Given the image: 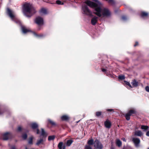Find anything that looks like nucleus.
I'll use <instances>...</instances> for the list:
<instances>
[{"label": "nucleus", "mask_w": 149, "mask_h": 149, "mask_svg": "<svg viewBox=\"0 0 149 149\" xmlns=\"http://www.w3.org/2000/svg\"><path fill=\"white\" fill-rule=\"evenodd\" d=\"M48 121L52 125H56V124L55 122L51 120H49Z\"/></svg>", "instance_id": "obj_29"}, {"label": "nucleus", "mask_w": 149, "mask_h": 149, "mask_svg": "<svg viewBox=\"0 0 149 149\" xmlns=\"http://www.w3.org/2000/svg\"><path fill=\"white\" fill-rule=\"evenodd\" d=\"M21 28L22 32L24 33H26L30 31L29 29H27L25 26H22Z\"/></svg>", "instance_id": "obj_13"}, {"label": "nucleus", "mask_w": 149, "mask_h": 149, "mask_svg": "<svg viewBox=\"0 0 149 149\" xmlns=\"http://www.w3.org/2000/svg\"><path fill=\"white\" fill-rule=\"evenodd\" d=\"M106 110L108 111H113V110L112 109H107Z\"/></svg>", "instance_id": "obj_40"}, {"label": "nucleus", "mask_w": 149, "mask_h": 149, "mask_svg": "<svg viewBox=\"0 0 149 149\" xmlns=\"http://www.w3.org/2000/svg\"><path fill=\"white\" fill-rule=\"evenodd\" d=\"M69 118L66 115L63 116L61 117V119L63 120H66Z\"/></svg>", "instance_id": "obj_20"}, {"label": "nucleus", "mask_w": 149, "mask_h": 149, "mask_svg": "<svg viewBox=\"0 0 149 149\" xmlns=\"http://www.w3.org/2000/svg\"><path fill=\"white\" fill-rule=\"evenodd\" d=\"M93 139H91L89 140L88 142V143L89 145H92L93 144Z\"/></svg>", "instance_id": "obj_26"}, {"label": "nucleus", "mask_w": 149, "mask_h": 149, "mask_svg": "<svg viewBox=\"0 0 149 149\" xmlns=\"http://www.w3.org/2000/svg\"><path fill=\"white\" fill-rule=\"evenodd\" d=\"M93 1H95L96 3L89 0L85 1V3L89 7L95 8V14L99 17L102 15L103 16H108L110 15V12L107 9H101L100 7L101 4L98 0H93Z\"/></svg>", "instance_id": "obj_1"}, {"label": "nucleus", "mask_w": 149, "mask_h": 149, "mask_svg": "<svg viewBox=\"0 0 149 149\" xmlns=\"http://www.w3.org/2000/svg\"><path fill=\"white\" fill-rule=\"evenodd\" d=\"M104 125L106 128H109L111 127V123L109 120H107L104 122Z\"/></svg>", "instance_id": "obj_10"}, {"label": "nucleus", "mask_w": 149, "mask_h": 149, "mask_svg": "<svg viewBox=\"0 0 149 149\" xmlns=\"http://www.w3.org/2000/svg\"><path fill=\"white\" fill-rule=\"evenodd\" d=\"M148 13L143 12L141 13V17H145L147 16L148 15Z\"/></svg>", "instance_id": "obj_21"}, {"label": "nucleus", "mask_w": 149, "mask_h": 149, "mask_svg": "<svg viewBox=\"0 0 149 149\" xmlns=\"http://www.w3.org/2000/svg\"><path fill=\"white\" fill-rule=\"evenodd\" d=\"M72 142V140H68L66 143L67 145L68 146H70Z\"/></svg>", "instance_id": "obj_22"}, {"label": "nucleus", "mask_w": 149, "mask_h": 149, "mask_svg": "<svg viewBox=\"0 0 149 149\" xmlns=\"http://www.w3.org/2000/svg\"><path fill=\"white\" fill-rule=\"evenodd\" d=\"M11 149H16L14 146H13L11 147Z\"/></svg>", "instance_id": "obj_47"}, {"label": "nucleus", "mask_w": 149, "mask_h": 149, "mask_svg": "<svg viewBox=\"0 0 149 149\" xmlns=\"http://www.w3.org/2000/svg\"><path fill=\"white\" fill-rule=\"evenodd\" d=\"M85 149H92L90 145H86L85 147Z\"/></svg>", "instance_id": "obj_30"}, {"label": "nucleus", "mask_w": 149, "mask_h": 149, "mask_svg": "<svg viewBox=\"0 0 149 149\" xmlns=\"http://www.w3.org/2000/svg\"><path fill=\"white\" fill-rule=\"evenodd\" d=\"M37 134H39L40 133L39 132V130L38 129H37Z\"/></svg>", "instance_id": "obj_43"}, {"label": "nucleus", "mask_w": 149, "mask_h": 149, "mask_svg": "<svg viewBox=\"0 0 149 149\" xmlns=\"http://www.w3.org/2000/svg\"><path fill=\"white\" fill-rule=\"evenodd\" d=\"M116 145L118 147L122 145V142L119 139H117L116 141Z\"/></svg>", "instance_id": "obj_18"}, {"label": "nucleus", "mask_w": 149, "mask_h": 149, "mask_svg": "<svg viewBox=\"0 0 149 149\" xmlns=\"http://www.w3.org/2000/svg\"><path fill=\"white\" fill-rule=\"evenodd\" d=\"M21 130H22V127H21L19 126L18 127V128H17V130L18 131H20Z\"/></svg>", "instance_id": "obj_39"}, {"label": "nucleus", "mask_w": 149, "mask_h": 149, "mask_svg": "<svg viewBox=\"0 0 149 149\" xmlns=\"http://www.w3.org/2000/svg\"><path fill=\"white\" fill-rule=\"evenodd\" d=\"M2 114V113L1 112V111L0 110V114Z\"/></svg>", "instance_id": "obj_49"}, {"label": "nucleus", "mask_w": 149, "mask_h": 149, "mask_svg": "<svg viewBox=\"0 0 149 149\" xmlns=\"http://www.w3.org/2000/svg\"><path fill=\"white\" fill-rule=\"evenodd\" d=\"M34 34L35 36H37V37H42L43 35L42 34H40V35H37V34H36V33H33Z\"/></svg>", "instance_id": "obj_33"}, {"label": "nucleus", "mask_w": 149, "mask_h": 149, "mask_svg": "<svg viewBox=\"0 0 149 149\" xmlns=\"http://www.w3.org/2000/svg\"><path fill=\"white\" fill-rule=\"evenodd\" d=\"M7 14L11 19L17 24L21 25L20 21L16 17L14 12L9 8H7Z\"/></svg>", "instance_id": "obj_3"}, {"label": "nucleus", "mask_w": 149, "mask_h": 149, "mask_svg": "<svg viewBox=\"0 0 149 149\" xmlns=\"http://www.w3.org/2000/svg\"><path fill=\"white\" fill-rule=\"evenodd\" d=\"M41 136H42L44 137H46L47 136V134L45 132L43 129L42 128L41 129Z\"/></svg>", "instance_id": "obj_16"}, {"label": "nucleus", "mask_w": 149, "mask_h": 149, "mask_svg": "<svg viewBox=\"0 0 149 149\" xmlns=\"http://www.w3.org/2000/svg\"><path fill=\"white\" fill-rule=\"evenodd\" d=\"M63 145V143L62 142H60L58 145V147L59 149H62V146Z\"/></svg>", "instance_id": "obj_24"}, {"label": "nucleus", "mask_w": 149, "mask_h": 149, "mask_svg": "<svg viewBox=\"0 0 149 149\" xmlns=\"http://www.w3.org/2000/svg\"><path fill=\"white\" fill-rule=\"evenodd\" d=\"M65 146H63V149H65Z\"/></svg>", "instance_id": "obj_48"}, {"label": "nucleus", "mask_w": 149, "mask_h": 149, "mask_svg": "<svg viewBox=\"0 0 149 149\" xmlns=\"http://www.w3.org/2000/svg\"><path fill=\"white\" fill-rule=\"evenodd\" d=\"M43 141V139H40L38 141L37 143H36V144L37 145H39L40 144L42 143Z\"/></svg>", "instance_id": "obj_25"}, {"label": "nucleus", "mask_w": 149, "mask_h": 149, "mask_svg": "<svg viewBox=\"0 0 149 149\" xmlns=\"http://www.w3.org/2000/svg\"><path fill=\"white\" fill-rule=\"evenodd\" d=\"M118 78L122 80H123L125 79V77L123 75H119L118 76Z\"/></svg>", "instance_id": "obj_28"}, {"label": "nucleus", "mask_w": 149, "mask_h": 149, "mask_svg": "<svg viewBox=\"0 0 149 149\" xmlns=\"http://www.w3.org/2000/svg\"><path fill=\"white\" fill-rule=\"evenodd\" d=\"M31 126L32 128L34 129L38 127V125L37 123H32L31 124Z\"/></svg>", "instance_id": "obj_17"}, {"label": "nucleus", "mask_w": 149, "mask_h": 149, "mask_svg": "<svg viewBox=\"0 0 149 149\" xmlns=\"http://www.w3.org/2000/svg\"><path fill=\"white\" fill-rule=\"evenodd\" d=\"M106 71V70L105 69H102V71L103 72H105Z\"/></svg>", "instance_id": "obj_46"}, {"label": "nucleus", "mask_w": 149, "mask_h": 149, "mask_svg": "<svg viewBox=\"0 0 149 149\" xmlns=\"http://www.w3.org/2000/svg\"><path fill=\"white\" fill-rule=\"evenodd\" d=\"M97 21V17H95L93 18L91 21V24L93 25H95V24Z\"/></svg>", "instance_id": "obj_11"}, {"label": "nucleus", "mask_w": 149, "mask_h": 149, "mask_svg": "<svg viewBox=\"0 0 149 149\" xmlns=\"http://www.w3.org/2000/svg\"><path fill=\"white\" fill-rule=\"evenodd\" d=\"M56 4L58 5H63L64 4L63 2H62L61 1L59 0L56 1Z\"/></svg>", "instance_id": "obj_27"}, {"label": "nucleus", "mask_w": 149, "mask_h": 149, "mask_svg": "<svg viewBox=\"0 0 149 149\" xmlns=\"http://www.w3.org/2000/svg\"><path fill=\"white\" fill-rule=\"evenodd\" d=\"M124 81L125 82V84L127 85H128V86H129L131 88H132V87L131 86V85H130V83L128 82H127V81Z\"/></svg>", "instance_id": "obj_35"}, {"label": "nucleus", "mask_w": 149, "mask_h": 149, "mask_svg": "<svg viewBox=\"0 0 149 149\" xmlns=\"http://www.w3.org/2000/svg\"><path fill=\"white\" fill-rule=\"evenodd\" d=\"M131 84L133 87H136L138 86V82L135 80H133Z\"/></svg>", "instance_id": "obj_14"}, {"label": "nucleus", "mask_w": 149, "mask_h": 149, "mask_svg": "<svg viewBox=\"0 0 149 149\" xmlns=\"http://www.w3.org/2000/svg\"><path fill=\"white\" fill-rule=\"evenodd\" d=\"M32 143V138H31L30 140L29 141V143L30 144H31Z\"/></svg>", "instance_id": "obj_37"}, {"label": "nucleus", "mask_w": 149, "mask_h": 149, "mask_svg": "<svg viewBox=\"0 0 149 149\" xmlns=\"http://www.w3.org/2000/svg\"><path fill=\"white\" fill-rule=\"evenodd\" d=\"M122 19L123 20H126L127 19V17H126V16H124L122 17Z\"/></svg>", "instance_id": "obj_38"}, {"label": "nucleus", "mask_w": 149, "mask_h": 149, "mask_svg": "<svg viewBox=\"0 0 149 149\" xmlns=\"http://www.w3.org/2000/svg\"><path fill=\"white\" fill-rule=\"evenodd\" d=\"M146 135L147 136H149V131L147 132L146 134Z\"/></svg>", "instance_id": "obj_45"}, {"label": "nucleus", "mask_w": 149, "mask_h": 149, "mask_svg": "<svg viewBox=\"0 0 149 149\" xmlns=\"http://www.w3.org/2000/svg\"><path fill=\"white\" fill-rule=\"evenodd\" d=\"M123 149H133L131 147H126L125 149L123 148Z\"/></svg>", "instance_id": "obj_41"}, {"label": "nucleus", "mask_w": 149, "mask_h": 149, "mask_svg": "<svg viewBox=\"0 0 149 149\" xmlns=\"http://www.w3.org/2000/svg\"><path fill=\"white\" fill-rule=\"evenodd\" d=\"M145 89L147 92H149V87L148 86H146Z\"/></svg>", "instance_id": "obj_36"}, {"label": "nucleus", "mask_w": 149, "mask_h": 149, "mask_svg": "<svg viewBox=\"0 0 149 149\" xmlns=\"http://www.w3.org/2000/svg\"><path fill=\"white\" fill-rule=\"evenodd\" d=\"M143 134L142 132L140 130L136 131L134 132V135L135 136H141Z\"/></svg>", "instance_id": "obj_12"}, {"label": "nucleus", "mask_w": 149, "mask_h": 149, "mask_svg": "<svg viewBox=\"0 0 149 149\" xmlns=\"http://www.w3.org/2000/svg\"><path fill=\"white\" fill-rule=\"evenodd\" d=\"M141 129L144 131H146L148 129V127L146 126L142 125L141 126Z\"/></svg>", "instance_id": "obj_19"}, {"label": "nucleus", "mask_w": 149, "mask_h": 149, "mask_svg": "<svg viewBox=\"0 0 149 149\" xmlns=\"http://www.w3.org/2000/svg\"><path fill=\"white\" fill-rule=\"evenodd\" d=\"M40 13L41 14H47V12L46 9L42 8L40 10Z\"/></svg>", "instance_id": "obj_15"}, {"label": "nucleus", "mask_w": 149, "mask_h": 149, "mask_svg": "<svg viewBox=\"0 0 149 149\" xmlns=\"http://www.w3.org/2000/svg\"><path fill=\"white\" fill-rule=\"evenodd\" d=\"M136 111L134 110H131L125 115V117L127 120H128L130 119V117L132 114L135 113Z\"/></svg>", "instance_id": "obj_7"}, {"label": "nucleus", "mask_w": 149, "mask_h": 149, "mask_svg": "<svg viewBox=\"0 0 149 149\" xmlns=\"http://www.w3.org/2000/svg\"><path fill=\"white\" fill-rule=\"evenodd\" d=\"M55 138V136L54 135L49 136L48 137V140L49 141L53 140Z\"/></svg>", "instance_id": "obj_23"}, {"label": "nucleus", "mask_w": 149, "mask_h": 149, "mask_svg": "<svg viewBox=\"0 0 149 149\" xmlns=\"http://www.w3.org/2000/svg\"><path fill=\"white\" fill-rule=\"evenodd\" d=\"M82 10L84 14L88 15H91V13L89 10L87 6L86 5L84 4L83 5Z\"/></svg>", "instance_id": "obj_4"}, {"label": "nucleus", "mask_w": 149, "mask_h": 149, "mask_svg": "<svg viewBox=\"0 0 149 149\" xmlns=\"http://www.w3.org/2000/svg\"><path fill=\"white\" fill-rule=\"evenodd\" d=\"M11 134L9 132H7L3 135V139L4 140H8L11 136Z\"/></svg>", "instance_id": "obj_9"}, {"label": "nucleus", "mask_w": 149, "mask_h": 149, "mask_svg": "<svg viewBox=\"0 0 149 149\" xmlns=\"http://www.w3.org/2000/svg\"><path fill=\"white\" fill-rule=\"evenodd\" d=\"M106 1H108V3L111 4H113L114 3V1L113 0H105Z\"/></svg>", "instance_id": "obj_32"}, {"label": "nucleus", "mask_w": 149, "mask_h": 149, "mask_svg": "<svg viewBox=\"0 0 149 149\" xmlns=\"http://www.w3.org/2000/svg\"><path fill=\"white\" fill-rule=\"evenodd\" d=\"M35 22L39 25H42L43 23V19L42 18L38 17L36 19Z\"/></svg>", "instance_id": "obj_8"}, {"label": "nucleus", "mask_w": 149, "mask_h": 149, "mask_svg": "<svg viewBox=\"0 0 149 149\" xmlns=\"http://www.w3.org/2000/svg\"><path fill=\"white\" fill-rule=\"evenodd\" d=\"M148 149H149V148H148Z\"/></svg>", "instance_id": "obj_50"}, {"label": "nucleus", "mask_w": 149, "mask_h": 149, "mask_svg": "<svg viewBox=\"0 0 149 149\" xmlns=\"http://www.w3.org/2000/svg\"><path fill=\"white\" fill-rule=\"evenodd\" d=\"M22 10L24 14L27 17H31L36 12L32 5L28 3H26L23 5Z\"/></svg>", "instance_id": "obj_2"}, {"label": "nucleus", "mask_w": 149, "mask_h": 149, "mask_svg": "<svg viewBox=\"0 0 149 149\" xmlns=\"http://www.w3.org/2000/svg\"><path fill=\"white\" fill-rule=\"evenodd\" d=\"M138 43L137 42H136L135 44L134 45V46H135V47L136 46H137V45H138Z\"/></svg>", "instance_id": "obj_42"}, {"label": "nucleus", "mask_w": 149, "mask_h": 149, "mask_svg": "<svg viewBox=\"0 0 149 149\" xmlns=\"http://www.w3.org/2000/svg\"><path fill=\"white\" fill-rule=\"evenodd\" d=\"M22 137L24 139H26L27 137V135L26 134H25L22 136Z\"/></svg>", "instance_id": "obj_34"}, {"label": "nucleus", "mask_w": 149, "mask_h": 149, "mask_svg": "<svg viewBox=\"0 0 149 149\" xmlns=\"http://www.w3.org/2000/svg\"><path fill=\"white\" fill-rule=\"evenodd\" d=\"M94 147L96 148L101 149L103 147L102 145L97 140L95 141L94 143Z\"/></svg>", "instance_id": "obj_6"}, {"label": "nucleus", "mask_w": 149, "mask_h": 149, "mask_svg": "<svg viewBox=\"0 0 149 149\" xmlns=\"http://www.w3.org/2000/svg\"><path fill=\"white\" fill-rule=\"evenodd\" d=\"M132 141L136 147L138 148L140 146V140L139 139L133 137L132 138Z\"/></svg>", "instance_id": "obj_5"}, {"label": "nucleus", "mask_w": 149, "mask_h": 149, "mask_svg": "<svg viewBox=\"0 0 149 149\" xmlns=\"http://www.w3.org/2000/svg\"><path fill=\"white\" fill-rule=\"evenodd\" d=\"M102 112L100 111H98L96 112V115L97 116H100Z\"/></svg>", "instance_id": "obj_31"}, {"label": "nucleus", "mask_w": 149, "mask_h": 149, "mask_svg": "<svg viewBox=\"0 0 149 149\" xmlns=\"http://www.w3.org/2000/svg\"><path fill=\"white\" fill-rule=\"evenodd\" d=\"M122 140L124 141L125 142L126 141V139L125 138H122Z\"/></svg>", "instance_id": "obj_44"}]
</instances>
